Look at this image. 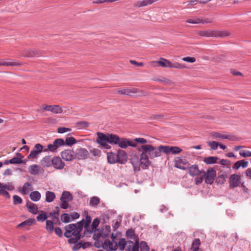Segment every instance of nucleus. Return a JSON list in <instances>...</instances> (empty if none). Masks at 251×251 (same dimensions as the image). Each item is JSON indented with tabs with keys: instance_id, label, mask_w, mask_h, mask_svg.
<instances>
[{
	"instance_id": "obj_1",
	"label": "nucleus",
	"mask_w": 251,
	"mask_h": 251,
	"mask_svg": "<svg viewBox=\"0 0 251 251\" xmlns=\"http://www.w3.org/2000/svg\"><path fill=\"white\" fill-rule=\"evenodd\" d=\"M96 142L105 149L109 150L111 147L109 144L118 145L122 149H126L128 146L137 147L134 142L125 138H120L116 134L112 133L104 134L102 132L97 133Z\"/></svg>"
},
{
	"instance_id": "obj_2",
	"label": "nucleus",
	"mask_w": 251,
	"mask_h": 251,
	"mask_svg": "<svg viewBox=\"0 0 251 251\" xmlns=\"http://www.w3.org/2000/svg\"><path fill=\"white\" fill-rule=\"evenodd\" d=\"M144 151H142L140 154V168L143 170L149 169V166L151 164V161L149 160V157L152 159L160 156L157 149L152 151V147H143Z\"/></svg>"
},
{
	"instance_id": "obj_3",
	"label": "nucleus",
	"mask_w": 251,
	"mask_h": 251,
	"mask_svg": "<svg viewBox=\"0 0 251 251\" xmlns=\"http://www.w3.org/2000/svg\"><path fill=\"white\" fill-rule=\"evenodd\" d=\"M199 35L201 36L207 37H225L229 35V33L225 30H214L208 29L206 30H202L199 32Z\"/></svg>"
},
{
	"instance_id": "obj_4",
	"label": "nucleus",
	"mask_w": 251,
	"mask_h": 251,
	"mask_svg": "<svg viewBox=\"0 0 251 251\" xmlns=\"http://www.w3.org/2000/svg\"><path fill=\"white\" fill-rule=\"evenodd\" d=\"M158 154L161 156V152L168 154L171 153L173 154H177L182 151V149L176 146H169L161 145L157 148Z\"/></svg>"
},
{
	"instance_id": "obj_5",
	"label": "nucleus",
	"mask_w": 251,
	"mask_h": 251,
	"mask_svg": "<svg viewBox=\"0 0 251 251\" xmlns=\"http://www.w3.org/2000/svg\"><path fill=\"white\" fill-rule=\"evenodd\" d=\"M216 176V171L214 168H210L207 169L204 176L205 182L207 184L211 185L214 182Z\"/></svg>"
},
{
	"instance_id": "obj_6",
	"label": "nucleus",
	"mask_w": 251,
	"mask_h": 251,
	"mask_svg": "<svg viewBox=\"0 0 251 251\" xmlns=\"http://www.w3.org/2000/svg\"><path fill=\"white\" fill-rule=\"evenodd\" d=\"M118 94L120 95H126L130 97L134 96L138 92V89L135 88H123L117 90Z\"/></svg>"
},
{
	"instance_id": "obj_7",
	"label": "nucleus",
	"mask_w": 251,
	"mask_h": 251,
	"mask_svg": "<svg viewBox=\"0 0 251 251\" xmlns=\"http://www.w3.org/2000/svg\"><path fill=\"white\" fill-rule=\"evenodd\" d=\"M65 232L64 233V236L66 238L71 237L76 232V224H71L66 226L64 227Z\"/></svg>"
},
{
	"instance_id": "obj_8",
	"label": "nucleus",
	"mask_w": 251,
	"mask_h": 251,
	"mask_svg": "<svg viewBox=\"0 0 251 251\" xmlns=\"http://www.w3.org/2000/svg\"><path fill=\"white\" fill-rule=\"evenodd\" d=\"M130 162L133 166V170L135 172H138L141 170L139 165L140 156L136 154L131 155Z\"/></svg>"
},
{
	"instance_id": "obj_9",
	"label": "nucleus",
	"mask_w": 251,
	"mask_h": 251,
	"mask_svg": "<svg viewBox=\"0 0 251 251\" xmlns=\"http://www.w3.org/2000/svg\"><path fill=\"white\" fill-rule=\"evenodd\" d=\"M52 167L57 170H61L65 166V163L59 156H55L52 157Z\"/></svg>"
},
{
	"instance_id": "obj_10",
	"label": "nucleus",
	"mask_w": 251,
	"mask_h": 251,
	"mask_svg": "<svg viewBox=\"0 0 251 251\" xmlns=\"http://www.w3.org/2000/svg\"><path fill=\"white\" fill-rule=\"evenodd\" d=\"M88 155L89 152L87 149L81 148L76 150L75 156L78 160H83L86 159Z\"/></svg>"
},
{
	"instance_id": "obj_11",
	"label": "nucleus",
	"mask_w": 251,
	"mask_h": 251,
	"mask_svg": "<svg viewBox=\"0 0 251 251\" xmlns=\"http://www.w3.org/2000/svg\"><path fill=\"white\" fill-rule=\"evenodd\" d=\"M61 156L66 161H71L75 158V152L71 150H65L61 152Z\"/></svg>"
},
{
	"instance_id": "obj_12",
	"label": "nucleus",
	"mask_w": 251,
	"mask_h": 251,
	"mask_svg": "<svg viewBox=\"0 0 251 251\" xmlns=\"http://www.w3.org/2000/svg\"><path fill=\"white\" fill-rule=\"evenodd\" d=\"M86 218L87 219V222L85 225V229L83 232L84 234H90L92 232H96V231L91 228V227H90V224L92 221L91 216L87 214L86 215Z\"/></svg>"
},
{
	"instance_id": "obj_13",
	"label": "nucleus",
	"mask_w": 251,
	"mask_h": 251,
	"mask_svg": "<svg viewBox=\"0 0 251 251\" xmlns=\"http://www.w3.org/2000/svg\"><path fill=\"white\" fill-rule=\"evenodd\" d=\"M240 179V176L238 175H231L229 177L230 187L234 188L239 186Z\"/></svg>"
},
{
	"instance_id": "obj_14",
	"label": "nucleus",
	"mask_w": 251,
	"mask_h": 251,
	"mask_svg": "<svg viewBox=\"0 0 251 251\" xmlns=\"http://www.w3.org/2000/svg\"><path fill=\"white\" fill-rule=\"evenodd\" d=\"M113 244L114 243L106 239L103 243L102 248L104 250H108L110 251H115L118 248V244L117 242H115L114 245Z\"/></svg>"
},
{
	"instance_id": "obj_15",
	"label": "nucleus",
	"mask_w": 251,
	"mask_h": 251,
	"mask_svg": "<svg viewBox=\"0 0 251 251\" xmlns=\"http://www.w3.org/2000/svg\"><path fill=\"white\" fill-rule=\"evenodd\" d=\"M52 157L50 155H47L43 157L40 161L41 165L44 168L52 167Z\"/></svg>"
},
{
	"instance_id": "obj_16",
	"label": "nucleus",
	"mask_w": 251,
	"mask_h": 251,
	"mask_svg": "<svg viewBox=\"0 0 251 251\" xmlns=\"http://www.w3.org/2000/svg\"><path fill=\"white\" fill-rule=\"evenodd\" d=\"M117 155L118 156V163L123 164L126 162L127 157V154L125 151L119 150Z\"/></svg>"
},
{
	"instance_id": "obj_17",
	"label": "nucleus",
	"mask_w": 251,
	"mask_h": 251,
	"mask_svg": "<svg viewBox=\"0 0 251 251\" xmlns=\"http://www.w3.org/2000/svg\"><path fill=\"white\" fill-rule=\"evenodd\" d=\"M248 161L242 159L236 162L234 164L232 168L234 170H238L241 167L243 168H246L248 167Z\"/></svg>"
},
{
	"instance_id": "obj_18",
	"label": "nucleus",
	"mask_w": 251,
	"mask_h": 251,
	"mask_svg": "<svg viewBox=\"0 0 251 251\" xmlns=\"http://www.w3.org/2000/svg\"><path fill=\"white\" fill-rule=\"evenodd\" d=\"M107 161L110 164L118 163V156L113 152L107 153Z\"/></svg>"
},
{
	"instance_id": "obj_19",
	"label": "nucleus",
	"mask_w": 251,
	"mask_h": 251,
	"mask_svg": "<svg viewBox=\"0 0 251 251\" xmlns=\"http://www.w3.org/2000/svg\"><path fill=\"white\" fill-rule=\"evenodd\" d=\"M24 54L25 56L27 57H33L39 56L40 53L34 49L26 50H24Z\"/></svg>"
},
{
	"instance_id": "obj_20",
	"label": "nucleus",
	"mask_w": 251,
	"mask_h": 251,
	"mask_svg": "<svg viewBox=\"0 0 251 251\" xmlns=\"http://www.w3.org/2000/svg\"><path fill=\"white\" fill-rule=\"evenodd\" d=\"M189 174L192 176H197L200 175V170L197 165H192L188 168Z\"/></svg>"
},
{
	"instance_id": "obj_21",
	"label": "nucleus",
	"mask_w": 251,
	"mask_h": 251,
	"mask_svg": "<svg viewBox=\"0 0 251 251\" xmlns=\"http://www.w3.org/2000/svg\"><path fill=\"white\" fill-rule=\"evenodd\" d=\"M26 206L28 209V211L33 214H36L38 212V207L33 203L28 201L26 202Z\"/></svg>"
},
{
	"instance_id": "obj_22",
	"label": "nucleus",
	"mask_w": 251,
	"mask_h": 251,
	"mask_svg": "<svg viewBox=\"0 0 251 251\" xmlns=\"http://www.w3.org/2000/svg\"><path fill=\"white\" fill-rule=\"evenodd\" d=\"M41 167L36 164L30 165L28 168V172L32 175H37L40 171Z\"/></svg>"
},
{
	"instance_id": "obj_23",
	"label": "nucleus",
	"mask_w": 251,
	"mask_h": 251,
	"mask_svg": "<svg viewBox=\"0 0 251 251\" xmlns=\"http://www.w3.org/2000/svg\"><path fill=\"white\" fill-rule=\"evenodd\" d=\"M227 178V174L225 172H224L223 174L219 175L216 178L215 182L217 185H222L225 183Z\"/></svg>"
},
{
	"instance_id": "obj_24",
	"label": "nucleus",
	"mask_w": 251,
	"mask_h": 251,
	"mask_svg": "<svg viewBox=\"0 0 251 251\" xmlns=\"http://www.w3.org/2000/svg\"><path fill=\"white\" fill-rule=\"evenodd\" d=\"M155 63L162 67L167 68H170L171 65V62L163 58H160V60L156 61Z\"/></svg>"
},
{
	"instance_id": "obj_25",
	"label": "nucleus",
	"mask_w": 251,
	"mask_h": 251,
	"mask_svg": "<svg viewBox=\"0 0 251 251\" xmlns=\"http://www.w3.org/2000/svg\"><path fill=\"white\" fill-rule=\"evenodd\" d=\"M100 231L102 234V238L104 239L108 236L111 231V227L109 226L105 225L101 227Z\"/></svg>"
},
{
	"instance_id": "obj_26",
	"label": "nucleus",
	"mask_w": 251,
	"mask_h": 251,
	"mask_svg": "<svg viewBox=\"0 0 251 251\" xmlns=\"http://www.w3.org/2000/svg\"><path fill=\"white\" fill-rule=\"evenodd\" d=\"M73 199V195L70 193V192L67 191L63 192L61 197L60 198V200H64L69 201H72Z\"/></svg>"
},
{
	"instance_id": "obj_27",
	"label": "nucleus",
	"mask_w": 251,
	"mask_h": 251,
	"mask_svg": "<svg viewBox=\"0 0 251 251\" xmlns=\"http://www.w3.org/2000/svg\"><path fill=\"white\" fill-rule=\"evenodd\" d=\"M87 222V219L85 220L84 219H82L81 221L78 222L76 224V232L77 234H79L81 233L83 229V227L85 228V225Z\"/></svg>"
},
{
	"instance_id": "obj_28",
	"label": "nucleus",
	"mask_w": 251,
	"mask_h": 251,
	"mask_svg": "<svg viewBox=\"0 0 251 251\" xmlns=\"http://www.w3.org/2000/svg\"><path fill=\"white\" fill-rule=\"evenodd\" d=\"M219 159L217 156H209L204 157L203 161L206 164H213L216 163Z\"/></svg>"
},
{
	"instance_id": "obj_29",
	"label": "nucleus",
	"mask_w": 251,
	"mask_h": 251,
	"mask_svg": "<svg viewBox=\"0 0 251 251\" xmlns=\"http://www.w3.org/2000/svg\"><path fill=\"white\" fill-rule=\"evenodd\" d=\"M36 223V221L35 219L33 218H29L22 223L19 224L17 226L18 227L25 226H30L32 225L35 224Z\"/></svg>"
},
{
	"instance_id": "obj_30",
	"label": "nucleus",
	"mask_w": 251,
	"mask_h": 251,
	"mask_svg": "<svg viewBox=\"0 0 251 251\" xmlns=\"http://www.w3.org/2000/svg\"><path fill=\"white\" fill-rule=\"evenodd\" d=\"M30 199L33 201H37L41 199V194L37 191H35L31 192L29 195Z\"/></svg>"
},
{
	"instance_id": "obj_31",
	"label": "nucleus",
	"mask_w": 251,
	"mask_h": 251,
	"mask_svg": "<svg viewBox=\"0 0 251 251\" xmlns=\"http://www.w3.org/2000/svg\"><path fill=\"white\" fill-rule=\"evenodd\" d=\"M55 198V194L54 192L47 191L46 192V201L48 202L53 201Z\"/></svg>"
},
{
	"instance_id": "obj_32",
	"label": "nucleus",
	"mask_w": 251,
	"mask_h": 251,
	"mask_svg": "<svg viewBox=\"0 0 251 251\" xmlns=\"http://www.w3.org/2000/svg\"><path fill=\"white\" fill-rule=\"evenodd\" d=\"M76 143V140L72 136H68L64 141V146L71 147Z\"/></svg>"
},
{
	"instance_id": "obj_33",
	"label": "nucleus",
	"mask_w": 251,
	"mask_h": 251,
	"mask_svg": "<svg viewBox=\"0 0 251 251\" xmlns=\"http://www.w3.org/2000/svg\"><path fill=\"white\" fill-rule=\"evenodd\" d=\"M59 213L60 210L59 207L56 206L55 207V210L50 212L49 215L53 219L58 220Z\"/></svg>"
},
{
	"instance_id": "obj_34",
	"label": "nucleus",
	"mask_w": 251,
	"mask_h": 251,
	"mask_svg": "<svg viewBox=\"0 0 251 251\" xmlns=\"http://www.w3.org/2000/svg\"><path fill=\"white\" fill-rule=\"evenodd\" d=\"M32 188V185L30 183L25 182L23 186L22 192L24 195L27 194L29 190H31Z\"/></svg>"
},
{
	"instance_id": "obj_35",
	"label": "nucleus",
	"mask_w": 251,
	"mask_h": 251,
	"mask_svg": "<svg viewBox=\"0 0 251 251\" xmlns=\"http://www.w3.org/2000/svg\"><path fill=\"white\" fill-rule=\"evenodd\" d=\"M61 221L64 223H68L72 221L71 214L63 213L61 215Z\"/></svg>"
},
{
	"instance_id": "obj_36",
	"label": "nucleus",
	"mask_w": 251,
	"mask_h": 251,
	"mask_svg": "<svg viewBox=\"0 0 251 251\" xmlns=\"http://www.w3.org/2000/svg\"><path fill=\"white\" fill-rule=\"evenodd\" d=\"M21 65V63L16 61H5L3 60H0V66H18Z\"/></svg>"
},
{
	"instance_id": "obj_37",
	"label": "nucleus",
	"mask_w": 251,
	"mask_h": 251,
	"mask_svg": "<svg viewBox=\"0 0 251 251\" xmlns=\"http://www.w3.org/2000/svg\"><path fill=\"white\" fill-rule=\"evenodd\" d=\"M201 244V241L199 238H195L193 241L191 249L193 251H197L199 248V246Z\"/></svg>"
},
{
	"instance_id": "obj_38",
	"label": "nucleus",
	"mask_w": 251,
	"mask_h": 251,
	"mask_svg": "<svg viewBox=\"0 0 251 251\" xmlns=\"http://www.w3.org/2000/svg\"><path fill=\"white\" fill-rule=\"evenodd\" d=\"M46 229L50 233H51L53 232L54 228L53 226V223L52 221L49 220H46Z\"/></svg>"
},
{
	"instance_id": "obj_39",
	"label": "nucleus",
	"mask_w": 251,
	"mask_h": 251,
	"mask_svg": "<svg viewBox=\"0 0 251 251\" xmlns=\"http://www.w3.org/2000/svg\"><path fill=\"white\" fill-rule=\"evenodd\" d=\"M100 202V198L98 197L94 196L90 199V205L93 207H96Z\"/></svg>"
},
{
	"instance_id": "obj_40",
	"label": "nucleus",
	"mask_w": 251,
	"mask_h": 251,
	"mask_svg": "<svg viewBox=\"0 0 251 251\" xmlns=\"http://www.w3.org/2000/svg\"><path fill=\"white\" fill-rule=\"evenodd\" d=\"M50 111L58 114V113H61L62 112V110L61 107H60L59 105H50Z\"/></svg>"
},
{
	"instance_id": "obj_41",
	"label": "nucleus",
	"mask_w": 251,
	"mask_h": 251,
	"mask_svg": "<svg viewBox=\"0 0 251 251\" xmlns=\"http://www.w3.org/2000/svg\"><path fill=\"white\" fill-rule=\"evenodd\" d=\"M48 148L44 150V152L50 151L52 152H56L57 149L53 142L52 144H49L47 146Z\"/></svg>"
},
{
	"instance_id": "obj_42",
	"label": "nucleus",
	"mask_w": 251,
	"mask_h": 251,
	"mask_svg": "<svg viewBox=\"0 0 251 251\" xmlns=\"http://www.w3.org/2000/svg\"><path fill=\"white\" fill-rule=\"evenodd\" d=\"M187 23L190 24H198V23H210L211 21H205V22H202V20L198 18L196 20L190 19L186 21Z\"/></svg>"
},
{
	"instance_id": "obj_43",
	"label": "nucleus",
	"mask_w": 251,
	"mask_h": 251,
	"mask_svg": "<svg viewBox=\"0 0 251 251\" xmlns=\"http://www.w3.org/2000/svg\"><path fill=\"white\" fill-rule=\"evenodd\" d=\"M126 236L131 239H135L137 235H135V231L132 228L128 229L126 232Z\"/></svg>"
},
{
	"instance_id": "obj_44",
	"label": "nucleus",
	"mask_w": 251,
	"mask_h": 251,
	"mask_svg": "<svg viewBox=\"0 0 251 251\" xmlns=\"http://www.w3.org/2000/svg\"><path fill=\"white\" fill-rule=\"evenodd\" d=\"M100 223V220L99 218H96L93 221L91 227L95 231H98L99 229L97 228V227L99 226Z\"/></svg>"
},
{
	"instance_id": "obj_45",
	"label": "nucleus",
	"mask_w": 251,
	"mask_h": 251,
	"mask_svg": "<svg viewBox=\"0 0 251 251\" xmlns=\"http://www.w3.org/2000/svg\"><path fill=\"white\" fill-rule=\"evenodd\" d=\"M36 218L38 221L43 222L47 219L48 216L46 212L42 211V213L39 214Z\"/></svg>"
},
{
	"instance_id": "obj_46",
	"label": "nucleus",
	"mask_w": 251,
	"mask_h": 251,
	"mask_svg": "<svg viewBox=\"0 0 251 251\" xmlns=\"http://www.w3.org/2000/svg\"><path fill=\"white\" fill-rule=\"evenodd\" d=\"M53 143L58 149L60 147L64 146V140L62 138H57L53 141Z\"/></svg>"
},
{
	"instance_id": "obj_47",
	"label": "nucleus",
	"mask_w": 251,
	"mask_h": 251,
	"mask_svg": "<svg viewBox=\"0 0 251 251\" xmlns=\"http://www.w3.org/2000/svg\"><path fill=\"white\" fill-rule=\"evenodd\" d=\"M126 243L127 242L125 238H121L118 242V244H117L118 247L119 246L120 250L123 251L125 249Z\"/></svg>"
},
{
	"instance_id": "obj_48",
	"label": "nucleus",
	"mask_w": 251,
	"mask_h": 251,
	"mask_svg": "<svg viewBox=\"0 0 251 251\" xmlns=\"http://www.w3.org/2000/svg\"><path fill=\"white\" fill-rule=\"evenodd\" d=\"M140 248L141 251H149V246L148 245L146 241H141L140 243Z\"/></svg>"
},
{
	"instance_id": "obj_49",
	"label": "nucleus",
	"mask_w": 251,
	"mask_h": 251,
	"mask_svg": "<svg viewBox=\"0 0 251 251\" xmlns=\"http://www.w3.org/2000/svg\"><path fill=\"white\" fill-rule=\"evenodd\" d=\"M89 124L86 121H79L76 123V125L78 128H85L88 126Z\"/></svg>"
},
{
	"instance_id": "obj_50",
	"label": "nucleus",
	"mask_w": 251,
	"mask_h": 251,
	"mask_svg": "<svg viewBox=\"0 0 251 251\" xmlns=\"http://www.w3.org/2000/svg\"><path fill=\"white\" fill-rule=\"evenodd\" d=\"M207 143L210 147L211 149L213 150H217L219 145H220V144L216 141H208Z\"/></svg>"
},
{
	"instance_id": "obj_51",
	"label": "nucleus",
	"mask_w": 251,
	"mask_h": 251,
	"mask_svg": "<svg viewBox=\"0 0 251 251\" xmlns=\"http://www.w3.org/2000/svg\"><path fill=\"white\" fill-rule=\"evenodd\" d=\"M13 198V204L14 205L19 204L22 203V199L18 195H14Z\"/></svg>"
},
{
	"instance_id": "obj_52",
	"label": "nucleus",
	"mask_w": 251,
	"mask_h": 251,
	"mask_svg": "<svg viewBox=\"0 0 251 251\" xmlns=\"http://www.w3.org/2000/svg\"><path fill=\"white\" fill-rule=\"evenodd\" d=\"M211 136L213 139H217L218 138L225 139V135L217 132L211 133Z\"/></svg>"
},
{
	"instance_id": "obj_53",
	"label": "nucleus",
	"mask_w": 251,
	"mask_h": 251,
	"mask_svg": "<svg viewBox=\"0 0 251 251\" xmlns=\"http://www.w3.org/2000/svg\"><path fill=\"white\" fill-rule=\"evenodd\" d=\"M40 154L39 152L33 149L30 152L29 154L27 156L28 159L35 158Z\"/></svg>"
},
{
	"instance_id": "obj_54",
	"label": "nucleus",
	"mask_w": 251,
	"mask_h": 251,
	"mask_svg": "<svg viewBox=\"0 0 251 251\" xmlns=\"http://www.w3.org/2000/svg\"><path fill=\"white\" fill-rule=\"evenodd\" d=\"M152 147V149H151V150L152 151H154V150H156L157 149L155 147L151 145H150V144H148V145H141L140 146H138L137 147V150L138 151H144V148H143V147Z\"/></svg>"
},
{
	"instance_id": "obj_55",
	"label": "nucleus",
	"mask_w": 251,
	"mask_h": 251,
	"mask_svg": "<svg viewBox=\"0 0 251 251\" xmlns=\"http://www.w3.org/2000/svg\"><path fill=\"white\" fill-rule=\"evenodd\" d=\"M10 162L12 164H20L23 163V159L15 156L11 159Z\"/></svg>"
},
{
	"instance_id": "obj_56",
	"label": "nucleus",
	"mask_w": 251,
	"mask_h": 251,
	"mask_svg": "<svg viewBox=\"0 0 251 251\" xmlns=\"http://www.w3.org/2000/svg\"><path fill=\"white\" fill-rule=\"evenodd\" d=\"M184 68V66L177 62H175L174 63L171 62L170 68H176V69H183Z\"/></svg>"
},
{
	"instance_id": "obj_57",
	"label": "nucleus",
	"mask_w": 251,
	"mask_h": 251,
	"mask_svg": "<svg viewBox=\"0 0 251 251\" xmlns=\"http://www.w3.org/2000/svg\"><path fill=\"white\" fill-rule=\"evenodd\" d=\"M240 155L243 157H248L251 156V151H246L244 150H242L240 151Z\"/></svg>"
},
{
	"instance_id": "obj_58",
	"label": "nucleus",
	"mask_w": 251,
	"mask_h": 251,
	"mask_svg": "<svg viewBox=\"0 0 251 251\" xmlns=\"http://www.w3.org/2000/svg\"><path fill=\"white\" fill-rule=\"evenodd\" d=\"M33 149L35 150V151H37L40 153L42 152L43 151H44V147L39 143L35 144Z\"/></svg>"
},
{
	"instance_id": "obj_59",
	"label": "nucleus",
	"mask_w": 251,
	"mask_h": 251,
	"mask_svg": "<svg viewBox=\"0 0 251 251\" xmlns=\"http://www.w3.org/2000/svg\"><path fill=\"white\" fill-rule=\"evenodd\" d=\"M188 163L186 160H183L180 157H177L175 160V164L186 165Z\"/></svg>"
},
{
	"instance_id": "obj_60",
	"label": "nucleus",
	"mask_w": 251,
	"mask_h": 251,
	"mask_svg": "<svg viewBox=\"0 0 251 251\" xmlns=\"http://www.w3.org/2000/svg\"><path fill=\"white\" fill-rule=\"evenodd\" d=\"M61 203L60 204V207L63 209H66L69 207V204L68 203L69 201L60 200Z\"/></svg>"
},
{
	"instance_id": "obj_61",
	"label": "nucleus",
	"mask_w": 251,
	"mask_h": 251,
	"mask_svg": "<svg viewBox=\"0 0 251 251\" xmlns=\"http://www.w3.org/2000/svg\"><path fill=\"white\" fill-rule=\"evenodd\" d=\"M14 188V186H13L12 185H3V184L0 182V189H7L8 190L11 191L13 190Z\"/></svg>"
},
{
	"instance_id": "obj_62",
	"label": "nucleus",
	"mask_w": 251,
	"mask_h": 251,
	"mask_svg": "<svg viewBox=\"0 0 251 251\" xmlns=\"http://www.w3.org/2000/svg\"><path fill=\"white\" fill-rule=\"evenodd\" d=\"M3 195L6 199L10 198L9 193L4 189H0V195Z\"/></svg>"
},
{
	"instance_id": "obj_63",
	"label": "nucleus",
	"mask_w": 251,
	"mask_h": 251,
	"mask_svg": "<svg viewBox=\"0 0 251 251\" xmlns=\"http://www.w3.org/2000/svg\"><path fill=\"white\" fill-rule=\"evenodd\" d=\"M134 141L141 144H144L147 143V140L143 138H136L134 139Z\"/></svg>"
},
{
	"instance_id": "obj_64",
	"label": "nucleus",
	"mask_w": 251,
	"mask_h": 251,
	"mask_svg": "<svg viewBox=\"0 0 251 251\" xmlns=\"http://www.w3.org/2000/svg\"><path fill=\"white\" fill-rule=\"evenodd\" d=\"M55 234L59 237H61L63 236V233L61 229L59 227H55L54 229Z\"/></svg>"
}]
</instances>
